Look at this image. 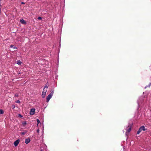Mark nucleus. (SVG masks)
Masks as SVG:
<instances>
[{
	"instance_id": "obj_1",
	"label": "nucleus",
	"mask_w": 151,
	"mask_h": 151,
	"mask_svg": "<svg viewBox=\"0 0 151 151\" xmlns=\"http://www.w3.org/2000/svg\"><path fill=\"white\" fill-rule=\"evenodd\" d=\"M54 93L53 90H51L50 91V93L47 97L46 100L47 102H48L50 99L52 98V96L53 95Z\"/></svg>"
},
{
	"instance_id": "obj_2",
	"label": "nucleus",
	"mask_w": 151,
	"mask_h": 151,
	"mask_svg": "<svg viewBox=\"0 0 151 151\" xmlns=\"http://www.w3.org/2000/svg\"><path fill=\"white\" fill-rule=\"evenodd\" d=\"M145 127L144 126H142L139 129V130L137 132V134H139L142 131H145Z\"/></svg>"
},
{
	"instance_id": "obj_3",
	"label": "nucleus",
	"mask_w": 151,
	"mask_h": 151,
	"mask_svg": "<svg viewBox=\"0 0 151 151\" xmlns=\"http://www.w3.org/2000/svg\"><path fill=\"white\" fill-rule=\"evenodd\" d=\"M131 126H129L127 127L126 129L127 131L126 132V134L127 135V133H129V132L131 131Z\"/></svg>"
},
{
	"instance_id": "obj_4",
	"label": "nucleus",
	"mask_w": 151,
	"mask_h": 151,
	"mask_svg": "<svg viewBox=\"0 0 151 151\" xmlns=\"http://www.w3.org/2000/svg\"><path fill=\"white\" fill-rule=\"evenodd\" d=\"M35 109H31L30 111V114L31 115H32L35 114Z\"/></svg>"
},
{
	"instance_id": "obj_5",
	"label": "nucleus",
	"mask_w": 151,
	"mask_h": 151,
	"mask_svg": "<svg viewBox=\"0 0 151 151\" xmlns=\"http://www.w3.org/2000/svg\"><path fill=\"white\" fill-rule=\"evenodd\" d=\"M19 139H18L14 142V145L15 147H16L18 145L19 142Z\"/></svg>"
},
{
	"instance_id": "obj_6",
	"label": "nucleus",
	"mask_w": 151,
	"mask_h": 151,
	"mask_svg": "<svg viewBox=\"0 0 151 151\" xmlns=\"http://www.w3.org/2000/svg\"><path fill=\"white\" fill-rule=\"evenodd\" d=\"M30 140L29 138H27L25 139V143L26 144H28L30 142Z\"/></svg>"
},
{
	"instance_id": "obj_7",
	"label": "nucleus",
	"mask_w": 151,
	"mask_h": 151,
	"mask_svg": "<svg viewBox=\"0 0 151 151\" xmlns=\"http://www.w3.org/2000/svg\"><path fill=\"white\" fill-rule=\"evenodd\" d=\"M20 22L22 24H26V22L24 19H20Z\"/></svg>"
},
{
	"instance_id": "obj_8",
	"label": "nucleus",
	"mask_w": 151,
	"mask_h": 151,
	"mask_svg": "<svg viewBox=\"0 0 151 151\" xmlns=\"http://www.w3.org/2000/svg\"><path fill=\"white\" fill-rule=\"evenodd\" d=\"M46 93H45L44 92H42V96L43 98H45L46 96Z\"/></svg>"
},
{
	"instance_id": "obj_9",
	"label": "nucleus",
	"mask_w": 151,
	"mask_h": 151,
	"mask_svg": "<svg viewBox=\"0 0 151 151\" xmlns=\"http://www.w3.org/2000/svg\"><path fill=\"white\" fill-rule=\"evenodd\" d=\"M22 62L20 60H18L17 61V63L19 65H21L22 64Z\"/></svg>"
},
{
	"instance_id": "obj_10",
	"label": "nucleus",
	"mask_w": 151,
	"mask_h": 151,
	"mask_svg": "<svg viewBox=\"0 0 151 151\" xmlns=\"http://www.w3.org/2000/svg\"><path fill=\"white\" fill-rule=\"evenodd\" d=\"M48 85L47 84V83L45 85L44 87V89H45V88H48Z\"/></svg>"
},
{
	"instance_id": "obj_11",
	"label": "nucleus",
	"mask_w": 151,
	"mask_h": 151,
	"mask_svg": "<svg viewBox=\"0 0 151 151\" xmlns=\"http://www.w3.org/2000/svg\"><path fill=\"white\" fill-rule=\"evenodd\" d=\"M10 47L14 49L17 48L16 47L13 45H11L10 46Z\"/></svg>"
},
{
	"instance_id": "obj_12",
	"label": "nucleus",
	"mask_w": 151,
	"mask_h": 151,
	"mask_svg": "<svg viewBox=\"0 0 151 151\" xmlns=\"http://www.w3.org/2000/svg\"><path fill=\"white\" fill-rule=\"evenodd\" d=\"M22 124L23 126H24L27 124V122L26 121H24L22 122Z\"/></svg>"
},
{
	"instance_id": "obj_13",
	"label": "nucleus",
	"mask_w": 151,
	"mask_h": 151,
	"mask_svg": "<svg viewBox=\"0 0 151 151\" xmlns=\"http://www.w3.org/2000/svg\"><path fill=\"white\" fill-rule=\"evenodd\" d=\"M4 111L2 109H0V114H2L4 113Z\"/></svg>"
},
{
	"instance_id": "obj_14",
	"label": "nucleus",
	"mask_w": 151,
	"mask_h": 151,
	"mask_svg": "<svg viewBox=\"0 0 151 151\" xmlns=\"http://www.w3.org/2000/svg\"><path fill=\"white\" fill-rule=\"evenodd\" d=\"M27 131H26V132H22L21 133V134L22 135H24L27 132Z\"/></svg>"
},
{
	"instance_id": "obj_15",
	"label": "nucleus",
	"mask_w": 151,
	"mask_h": 151,
	"mask_svg": "<svg viewBox=\"0 0 151 151\" xmlns=\"http://www.w3.org/2000/svg\"><path fill=\"white\" fill-rule=\"evenodd\" d=\"M47 91V89H44V88L42 92H44L45 93H46Z\"/></svg>"
},
{
	"instance_id": "obj_16",
	"label": "nucleus",
	"mask_w": 151,
	"mask_h": 151,
	"mask_svg": "<svg viewBox=\"0 0 151 151\" xmlns=\"http://www.w3.org/2000/svg\"><path fill=\"white\" fill-rule=\"evenodd\" d=\"M37 125L38 126L39 124L40 123V121L39 119H37Z\"/></svg>"
},
{
	"instance_id": "obj_17",
	"label": "nucleus",
	"mask_w": 151,
	"mask_h": 151,
	"mask_svg": "<svg viewBox=\"0 0 151 151\" xmlns=\"http://www.w3.org/2000/svg\"><path fill=\"white\" fill-rule=\"evenodd\" d=\"M150 85H151V83H149V84L148 86H146L145 87V88H146L147 87H150Z\"/></svg>"
},
{
	"instance_id": "obj_18",
	"label": "nucleus",
	"mask_w": 151,
	"mask_h": 151,
	"mask_svg": "<svg viewBox=\"0 0 151 151\" xmlns=\"http://www.w3.org/2000/svg\"><path fill=\"white\" fill-rule=\"evenodd\" d=\"M16 103H20V101L19 100H17L16 101Z\"/></svg>"
},
{
	"instance_id": "obj_19",
	"label": "nucleus",
	"mask_w": 151,
	"mask_h": 151,
	"mask_svg": "<svg viewBox=\"0 0 151 151\" xmlns=\"http://www.w3.org/2000/svg\"><path fill=\"white\" fill-rule=\"evenodd\" d=\"M15 96H16V97H18V94L17 93L15 94Z\"/></svg>"
},
{
	"instance_id": "obj_20",
	"label": "nucleus",
	"mask_w": 151,
	"mask_h": 151,
	"mask_svg": "<svg viewBox=\"0 0 151 151\" xmlns=\"http://www.w3.org/2000/svg\"><path fill=\"white\" fill-rule=\"evenodd\" d=\"M39 132H40V130H39V129H38L37 130V132L38 133H39Z\"/></svg>"
},
{
	"instance_id": "obj_21",
	"label": "nucleus",
	"mask_w": 151,
	"mask_h": 151,
	"mask_svg": "<svg viewBox=\"0 0 151 151\" xmlns=\"http://www.w3.org/2000/svg\"><path fill=\"white\" fill-rule=\"evenodd\" d=\"M18 116H19L20 117H23V116L20 114H19Z\"/></svg>"
},
{
	"instance_id": "obj_22",
	"label": "nucleus",
	"mask_w": 151,
	"mask_h": 151,
	"mask_svg": "<svg viewBox=\"0 0 151 151\" xmlns=\"http://www.w3.org/2000/svg\"><path fill=\"white\" fill-rule=\"evenodd\" d=\"M37 19H42V17H38Z\"/></svg>"
},
{
	"instance_id": "obj_23",
	"label": "nucleus",
	"mask_w": 151,
	"mask_h": 151,
	"mask_svg": "<svg viewBox=\"0 0 151 151\" xmlns=\"http://www.w3.org/2000/svg\"><path fill=\"white\" fill-rule=\"evenodd\" d=\"M137 104H138V105H139V101L138 100L137 101Z\"/></svg>"
},
{
	"instance_id": "obj_24",
	"label": "nucleus",
	"mask_w": 151,
	"mask_h": 151,
	"mask_svg": "<svg viewBox=\"0 0 151 151\" xmlns=\"http://www.w3.org/2000/svg\"><path fill=\"white\" fill-rule=\"evenodd\" d=\"M1 6V1H0V6Z\"/></svg>"
},
{
	"instance_id": "obj_25",
	"label": "nucleus",
	"mask_w": 151,
	"mask_h": 151,
	"mask_svg": "<svg viewBox=\"0 0 151 151\" xmlns=\"http://www.w3.org/2000/svg\"><path fill=\"white\" fill-rule=\"evenodd\" d=\"M21 4H24V2H22L21 3Z\"/></svg>"
},
{
	"instance_id": "obj_26",
	"label": "nucleus",
	"mask_w": 151,
	"mask_h": 151,
	"mask_svg": "<svg viewBox=\"0 0 151 151\" xmlns=\"http://www.w3.org/2000/svg\"><path fill=\"white\" fill-rule=\"evenodd\" d=\"M12 106L13 107V108H15V106L14 105Z\"/></svg>"
},
{
	"instance_id": "obj_27",
	"label": "nucleus",
	"mask_w": 151,
	"mask_h": 151,
	"mask_svg": "<svg viewBox=\"0 0 151 151\" xmlns=\"http://www.w3.org/2000/svg\"><path fill=\"white\" fill-rule=\"evenodd\" d=\"M40 151H42V150H41Z\"/></svg>"
},
{
	"instance_id": "obj_28",
	"label": "nucleus",
	"mask_w": 151,
	"mask_h": 151,
	"mask_svg": "<svg viewBox=\"0 0 151 151\" xmlns=\"http://www.w3.org/2000/svg\"><path fill=\"white\" fill-rule=\"evenodd\" d=\"M1 1V0H0V1Z\"/></svg>"
}]
</instances>
